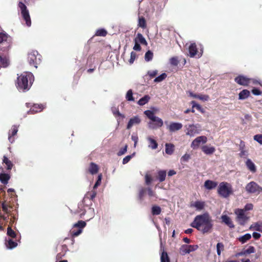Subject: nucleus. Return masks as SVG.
I'll use <instances>...</instances> for the list:
<instances>
[{"instance_id":"nucleus-9","label":"nucleus","mask_w":262,"mask_h":262,"mask_svg":"<svg viewBox=\"0 0 262 262\" xmlns=\"http://www.w3.org/2000/svg\"><path fill=\"white\" fill-rule=\"evenodd\" d=\"M185 127L186 129V134L191 137L199 134L201 131V125L199 124L186 125Z\"/></svg>"},{"instance_id":"nucleus-55","label":"nucleus","mask_w":262,"mask_h":262,"mask_svg":"<svg viewBox=\"0 0 262 262\" xmlns=\"http://www.w3.org/2000/svg\"><path fill=\"white\" fill-rule=\"evenodd\" d=\"M255 252V248L253 246H249V248L246 249L245 252L244 254H251Z\"/></svg>"},{"instance_id":"nucleus-5","label":"nucleus","mask_w":262,"mask_h":262,"mask_svg":"<svg viewBox=\"0 0 262 262\" xmlns=\"http://www.w3.org/2000/svg\"><path fill=\"white\" fill-rule=\"evenodd\" d=\"M41 56L37 51H32L28 53V61L30 66L37 68V64L41 62Z\"/></svg>"},{"instance_id":"nucleus-52","label":"nucleus","mask_w":262,"mask_h":262,"mask_svg":"<svg viewBox=\"0 0 262 262\" xmlns=\"http://www.w3.org/2000/svg\"><path fill=\"white\" fill-rule=\"evenodd\" d=\"M192 103L193 108H196L198 111H200L202 113L204 112V109L200 104L196 103L194 101H192Z\"/></svg>"},{"instance_id":"nucleus-26","label":"nucleus","mask_w":262,"mask_h":262,"mask_svg":"<svg viewBox=\"0 0 262 262\" xmlns=\"http://www.w3.org/2000/svg\"><path fill=\"white\" fill-rule=\"evenodd\" d=\"M174 150V146L171 143L165 144V152L167 155H171Z\"/></svg>"},{"instance_id":"nucleus-43","label":"nucleus","mask_w":262,"mask_h":262,"mask_svg":"<svg viewBox=\"0 0 262 262\" xmlns=\"http://www.w3.org/2000/svg\"><path fill=\"white\" fill-rule=\"evenodd\" d=\"M144 114L151 121L155 120V117H156L154 113L150 110H146L144 112Z\"/></svg>"},{"instance_id":"nucleus-61","label":"nucleus","mask_w":262,"mask_h":262,"mask_svg":"<svg viewBox=\"0 0 262 262\" xmlns=\"http://www.w3.org/2000/svg\"><path fill=\"white\" fill-rule=\"evenodd\" d=\"M127 145H125L123 148H121L120 149V150L118 152V155L121 156V155H124L127 151Z\"/></svg>"},{"instance_id":"nucleus-3","label":"nucleus","mask_w":262,"mask_h":262,"mask_svg":"<svg viewBox=\"0 0 262 262\" xmlns=\"http://www.w3.org/2000/svg\"><path fill=\"white\" fill-rule=\"evenodd\" d=\"M12 38L5 31L0 32V49L4 51H8L12 47Z\"/></svg>"},{"instance_id":"nucleus-63","label":"nucleus","mask_w":262,"mask_h":262,"mask_svg":"<svg viewBox=\"0 0 262 262\" xmlns=\"http://www.w3.org/2000/svg\"><path fill=\"white\" fill-rule=\"evenodd\" d=\"M158 74V71L157 70L152 71H148L147 74L150 76L151 78H154Z\"/></svg>"},{"instance_id":"nucleus-60","label":"nucleus","mask_w":262,"mask_h":262,"mask_svg":"<svg viewBox=\"0 0 262 262\" xmlns=\"http://www.w3.org/2000/svg\"><path fill=\"white\" fill-rule=\"evenodd\" d=\"M145 183L147 185H149L151 183V181H152V179L151 176L148 174H146L145 175Z\"/></svg>"},{"instance_id":"nucleus-37","label":"nucleus","mask_w":262,"mask_h":262,"mask_svg":"<svg viewBox=\"0 0 262 262\" xmlns=\"http://www.w3.org/2000/svg\"><path fill=\"white\" fill-rule=\"evenodd\" d=\"M148 140L149 142V147L152 149H155L158 147V143L157 141L151 138H148Z\"/></svg>"},{"instance_id":"nucleus-34","label":"nucleus","mask_w":262,"mask_h":262,"mask_svg":"<svg viewBox=\"0 0 262 262\" xmlns=\"http://www.w3.org/2000/svg\"><path fill=\"white\" fill-rule=\"evenodd\" d=\"M150 99V97L149 95H145L144 97L139 99V100L138 101V104L140 105H144L149 101Z\"/></svg>"},{"instance_id":"nucleus-38","label":"nucleus","mask_w":262,"mask_h":262,"mask_svg":"<svg viewBox=\"0 0 262 262\" xmlns=\"http://www.w3.org/2000/svg\"><path fill=\"white\" fill-rule=\"evenodd\" d=\"M6 245L8 248L13 249L17 246V243L10 239L6 242Z\"/></svg>"},{"instance_id":"nucleus-31","label":"nucleus","mask_w":262,"mask_h":262,"mask_svg":"<svg viewBox=\"0 0 262 262\" xmlns=\"http://www.w3.org/2000/svg\"><path fill=\"white\" fill-rule=\"evenodd\" d=\"M250 92L248 90H243L239 93V98L240 100H244L250 96Z\"/></svg>"},{"instance_id":"nucleus-20","label":"nucleus","mask_w":262,"mask_h":262,"mask_svg":"<svg viewBox=\"0 0 262 262\" xmlns=\"http://www.w3.org/2000/svg\"><path fill=\"white\" fill-rule=\"evenodd\" d=\"M190 206L191 207H195L196 210H201L204 209L205 203L204 202L198 201L194 203H191Z\"/></svg>"},{"instance_id":"nucleus-64","label":"nucleus","mask_w":262,"mask_h":262,"mask_svg":"<svg viewBox=\"0 0 262 262\" xmlns=\"http://www.w3.org/2000/svg\"><path fill=\"white\" fill-rule=\"evenodd\" d=\"M190 155L186 154L182 157V158H181V162H187L188 160L190 159Z\"/></svg>"},{"instance_id":"nucleus-25","label":"nucleus","mask_w":262,"mask_h":262,"mask_svg":"<svg viewBox=\"0 0 262 262\" xmlns=\"http://www.w3.org/2000/svg\"><path fill=\"white\" fill-rule=\"evenodd\" d=\"M202 150L206 155L212 154L215 151V149L214 147H208L207 145L203 146L202 147Z\"/></svg>"},{"instance_id":"nucleus-10","label":"nucleus","mask_w":262,"mask_h":262,"mask_svg":"<svg viewBox=\"0 0 262 262\" xmlns=\"http://www.w3.org/2000/svg\"><path fill=\"white\" fill-rule=\"evenodd\" d=\"M207 141V138L206 136H201L196 138L191 143V147L193 149L199 148L201 143H206Z\"/></svg>"},{"instance_id":"nucleus-13","label":"nucleus","mask_w":262,"mask_h":262,"mask_svg":"<svg viewBox=\"0 0 262 262\" xmlns=\"http://www.w3.org/2000/svg\"><path fill=\"white\" fill-rule=\"evenodd\" d=\"M0 62L1 67L6 68L10 65L9 57L8 55H1L0 54Z\"/></svg>"},{"instance_id":"nucleus-41","label":"nucleus","mask_w":262,"mask_h":262,"mask_svg":"<svg viewBox=\"0 0 262 262\" xmlns=\"http://www.w3.org/2000/svg\"><path fill=\"white\" fill-rule=\"evenodd\" d=\"M75 228L73 227L70 231L71 234L73 237L78 236L81 233L82 231L81 229H78L77 230H76Z\"/></svg>"},{"instance_id":"nucleus-19","label":"nucleus","mask_w":262,"mask_h":262,"mask_svg":"<svg viewBox=\"0 0 262 262\" xmlns=\"http://www.w3.org/2000/svg\"><path fill=\"white\" fill-rule=\"evenodd\" d=\"M17 132L18 127L16 125H13L9 133L8 139L11 143L14 142V139L13 137L16 135Z\"/></svg>"},{"instance_id":"nucleus-8","label":"nucleus","mask_w":262,"mask_h":262,"mask_svg":"<svg viewBox=\"0 0 262 262\" xmlns=\"http://www.w3.org/2000/svg\"><path fill=\"white\" fill-rule=\"evenodd\" d=\"M235 213L237 215V221L241 226H244L249 219V217L245 214L244 209H237L235 211Z\"/></svg>"},{"instance_id":"nucleus-35","label":"nucleus","mask_w":262,"mask_h":262,"mask_svg":"<svg viewBox=\"0 0 262 262\" xmlns=\"http://www.w3.org/2000/svg\"><path fill=\"white\" fill-rule=\"evenodd\" d=\"M251 238V235L250 233H246L245 235L239 237L238 239L242 244L246 243Z\"/></svg>"},{"instance_id":"nucleus-47","label":"nucleus","mask_w":262,"mask_h":262,"mask_svg":"<svg viewBox=\"0 0 262 262\" xmlns=\"http://www.w3.org/2000/svg\"><path fill=\"white\" fill-rule=\"evenodd\" d=\"M224 250V245L222 243H218L216 245L217 254L221 255V251Z\"/></svg>"},{"instance_id":"nucleus-7","label":"nucleus","mask_w":262,"mask_h":262,"mask_svg":"<svg viewBox=\"0 0 262 262\" xmlns=\"http://www.w3.org/2000/svg\"><path fill=\"white\" fill-rule=\"evenodd\" d=\"M245 189L248 193L259 194L262 191V187L254 181L248 183Z\"/></svg>"},{"instance_id":"nucleus-48","label":"nucleus","mask_w":262,"mask_h":262,"mask_svg":"<svg viewBox=\"0 0 262 262\" xmlns=\"http://www.w3.org/2000/svg\"><path fill=\"white\" fill-rule=\"evenodd\" d=\"M167 77V75L165 73H162L160 76L157 77L155 80L154 81L155 82H160L162 81L163 80H164Z\"/></svg>"},{"instance_id":"nucleus-54","label":"nucleus","mask_w":262,"mask_h":262,"mask_svg":"<svg viewBox=\"0 0 262 262\" xmlns=\"http://www.w3.org/2000/svg\"><path fill=\"white\" fill-rule=\"evenodd\" d=\"M254 140L256 141L258 143L262 144V134H257L254 136Z\"/></svg>"},{"instance_id":"nucleus-23","label":"nucleus","mask_w":262,"mask_h":262,"mask_svg":"<svg viewBox=\"0 0 262 262\" xmlns=\"http://www.w3.org/2000/svg\"><path fill=\"white\" fill-rule=\"evenodd\" d=\"M246 165L248 169L252 173L256 171V168L254 163L250 160L248 159L246 162Z\"/></svg>"},{"instance_id":"nucleus-59","label":"nucleus","mask_w":262,"mask_h":262,"mask_svg":"<svg viewBox=\"0 0 262 262\" xmlns=\"http://www.w3.org/2000/svg\"><path fill=\"white\" fill-rule=\"evenodd\" d=\"M134 155V154H133L132 155L127 156L125 158H124L122 161L123 164H125L127 163L130 160V159H132Z\"/></svg>"},{"instance_id":"nucleus-56","label":"nucleus","mask_w":262,"mask_h":262,"mask_svg":"<svg viewBox=\"0 0 262 262\" xmlns=\"http://www.w3.org/2000/svg\"><path fill=\"white\" fill-rule=\"evenodd\" d=\"M136 57H137L136 53L133 51L132 52L130 53V58L129 60V63L130 64L133 63L135 59L136 58Z\"/></svg>"},{"instance_id":"nucleus-58","label":"nucleus","mask_w":262,"mask_h":262,"mask_svg":"<svg viewBox=\"0 0 262 262\" xmlns=\"http://www.w3.org/2000/svg\"><path fill=\"white\" fill-rule=\"evenodd\" d=\"M146 190V189L144 188H142L139 190V198L140 200H143V196H144V193H145Z\"/></svg>"},{"instance_id":"nucleus-45","label":"nucleus","mask_w":262,"mask_h":262,"mask_svg":"<svg viewBox=\"0 0 262 262\" xmlns=\"http://www.w3.org/2000/svg\"><path fill=\"white\" fill-rule=\"evenodd\" d=\"M3 211L5 212V213L7 214H10L11 215V211L8 209V208H12V207L8 206L7 204L5 203V202H3L2 204Z\"/></svg>"},{"instance_id":"nucleus-12","label":"nucleus","mask_w":262,"mask_h":262,"mask_svg":"<svg viewBox=\"0 0 262 262\" xmlns=\"http://www.w3.org/2000/svg\"><path fill=\"white\" fill-rule=\"evenodd\" d=\"M182 124L179 122H171L168 126L170 132H174L181 129L182 128Z\"/></svg>"},{"instance_id":"nucleus-51","label":"nucleus","mask_w":262,"mask_h":262,"mask_svg":"<svg viewBox=\"0 0 262 262\" xmlns=\"http://www.w3.org/2000/svg\"><path fill=\"white\" fill-rule=\"evenodd\" d=\"M102 180V174L100 173L98 176V179L97 181L96 182L93 188L94 189H96L101 184Z\"/></svg>"},{"instance_id":"nucleus-39","label":"nucleus","mask_w":262,"mask_h":262,"mask_svg":"<svg viewBox=\"0 0 262 262\" xmlns=\"http://www.w3.org/2000/svg\"><path fill=\"white\" fill-rule=\"evenodd\" d=\"M161 262H170L169 257L165 251H163L161 255Z\"/></svg>"},{"instance_id":"nucleus-14","label":"nucleus","mask_w":262,"mask_h":262,"mask_svg":"<svg viewBox=\"0 0 262 262\" xmlns=\"http://www.w3.org/2000/svg\"><path fill=\"white\" fill-rule=\"evenodd\" d=\"M152 121L155 122V123L151 122L149 123V126L151 128L160 127L162 126L163 125V120L158 117H156L155 120H153Z\"/></svg>"},{"instance_id":"nucleus-29","label":"nucleus","mask_w":262,"mask_h":262,"mask_svg":"<svg viewBox=\"0 0 262 262\" xmlns=\"http://www.w3.org/2000/svg\"><path fill=\"white\" fill-rule=\"evenodd\" d=\"M97 194V192L95 189H93L92 190L88 192L84 196L85 199H89L90 200H93Z\"/></svg>"},{"instance_id":"nucleus-1","label":"nucleus","mask_w":262,"mask_h":262,"mask_svg":"<svg viewBox=\"0 0 262 262\" xmlns=\"http://www.w3.org/2000/svg\"><path fill=\"white\" fill-rule=\"evenodd\" d=\"M213 221L208 213L196 215L191 224V226L202 233H210L213 228Z\"/></svg>"},{"instance_id":"nucleus-46","label":"nucleus","mask_w":262,"mask_h":262,"mask_svg":"<svg viewBox=\"0 0 262 262\" xmlns=\"http://www.w3.org/2000/svg\"><path fill=\"white\" fill-rule=\"evenodd\" d=\"M107 31L104 29H100L97 30L95 35L97 36H105Z\"/></svg>"},{"instance_id":"nucleus-50","label":"nucleus","mask_w":262,"mask_h":262,"mask_svg":"<svg viewBox=\"0 0 262 262\" xmlns=\"http://www.w3.org/2000/svg\"><path fill=\"white\" fill-rule=\"evenodd\" d=\"M126 99L128 101H134V98L133 96V92L132 90H129L127 91L126 95Z\"/></svg>"},{"instance_id":"nucleus-18","label":"nucleus","mask_w":262,"mask_h":262,"mask_svg":"<svg viewBox=\"0 0 262 262\" xmlns=\"http://www.w3.org/2000/svg\"><path fill=\"white\" fill-rule=\"evenodd\" d=\"M43 108L42 104H34L28 112L29 114H33L41 112Z\"/></svg>"},{"instance_id":"nucleus-16","label":"nucleus","mask_w":262,"mask_h":262,"mask_svg":"<svg viewBox=\"0 0 262 262\" xmlns=\"http://www.w3.org/2000/svg\"><path fill=\"white\" fill-rule=\"evenodd\" d=\"M141 122V119L138 116H135L130 119L127 125V129H130L134 125L139 124Z\"/></svg>"},{"instance_id":"nucleus-30","label":"nucleus","mask_w":262,"mask_h":262,"mask_svg":"<svg viewBox=\"0 0 262 262\" xmlns=\"http://www.w3.org/2000/svg\"><path fill=\"white\" fill-rule=\"evenodd\" d=\"M138 26L142 29H145L147 27L146 21L145 18L141 16H139Z\"/></svg>"},{"instance_id":"nucleus-22","label":"nucleus","mask_w":262,"mask_h":262,"mask_svg":"<svg viewBox=\"0 0 262 262\" xmlns=\"http://www.w3.org/2000/svg\"><path fill=\"white\" fill-rule=\"evenodd\" d=\"M134 42H137L139 43H141L143 45H147V42L145 39V38L143 37L142 34L141 33H138L136 37L134 39Z\"/></svg>"},{"instance_id":"nucleus-40","label":"nucleus","mask_w":262,"mask_h":262,"mask_svg":"<svg viewBox=\"0 0 262 262\" xmlns=\"http://www.w3.org/2000/svg\"><path fill=\"white\" fill-rule=\"evenodd\" d=\"M86 223L82 220L79 221L77 223L73 225L74 228H78V229H82L85 227Z\"/></svg>"},{"instance_id":"nucleus-4","label":"nucleus","mask_w":262,"mask_h":262,"mask_svg":"<svg viewBox=\"0 0 262 262\" xmlns=\"http://www.w3.org/2000/svg\"><path fill=\"white\" fill-rule=\"evenodd\" d=\"M217 192L220 196L225 198H228L233 193L231 185L226 182H221L219 184Z\"/></svg>"},{"instance_id":"nucleus-53","label":"nucleus","mask_w":262,"mask_h":262,"mask_svg":"<svg viewBox=\"0 0 262 262\" xmlns=\"http://www.w3.org/2000/svg\"><path fill=\"white\" fill-rule=\"evenodd\" d=\"M170 63L172 66H177L179 63V61L177 57H173L170 58Z\"/></svg>"},{"instance_id":"nucleus-36","label":"nucleus","mask_w":262,"mask_h":262,"mask_svg":"<svg viewBox=\"0 0 262 262\" xmlns=\"http://www.w3.org/2000/svg\"><path fill=\"white\" fill-rule=\"evenodd\" d=\"M162 210L160 206L154 205L151 207V213L153 215H159Z\"/></svg>"},{"instance_id":"nucleus-32","label":"nucleus","mask_w":262,"mask_h":262,"mask_svg":"<svg viewBox=\"0 0 262 262\" xmlns=\"http://www.w3.org/2000/svg\"><path fill=\"white\" fill-rule=\"evenodd\" d=\"M254 229L257 231L262 232V222H257L251 225L250 229Z\"/></svg>"},{"instance_id":"nucleus-57","label":"nucleus","mask_w":262,"mask_h":262,"mask_svg":"<svg viewBox=\"0 0 262 262\" xmlns=\"http://www.w3.org/2000/svg\"><path fill=\"white\" fill-rule=\"evenodd\" d=\"M198 246L197 245H188V253L191 252L195 251L198 248Z\"/></svg>"},{"instance_id":"nucleus-49","label":"nucleus","mask_w":262,"mask_h":262,"mask_svg":"<svg viewBox=\"0 0 262 262\" xmlns=\"http://www.w3.org/2000/svg\"><path fill=\"white\" fill-rule=\"evenodd\" d=\"M7 235L12 238H15L16 233L12 229L11 227L9 226L7 228Z\"/></svg>"},{"instance_id":"nucleus-42","label":"nucleus","mask_w":262,"mask_h":262,"mask_svg":"<svg viewBox=\"0 0 262 262\" xmlns=\"http://www.w3.org/2000/svg\"><path fill=\"white\" fill-rule=\"evenodd\" d=\"M153 57H154L153 53L151 51L148 50V51H147L146 52V53L145 54V56H144L145 60L147 62L151 61Z\"/></svg>"},{"instance_id":"nucleus-44","label":"nucleus","mask_w":262,"mask_h":262,"mask_svg":"<svg viewBox=\"0 0 262 262\" xmlns=\"http://www.w3.org/2000/svg\"><path fill=\"white\" fill-rule=\"evenodd\" d=\"M188 245H183L181 246L180 248V253L181 255H184L188 253Z\"/></svg>"},{"instance_id":"nucleus-15","label":"nucleus","mask_w":262,"mask_h":262,"mask_svg":"<svg viewBox=\"0 0 262 262\" xmlns=\"http://www.w3.org/2000/svg\"><path fill=\"white\" fill-rule=\"evenodd\" d=\"M221 219L223 223H225L230 228H234L235 227L233 222L229 216L227 215H223L221 216Z\"/></svg>"},{"instance_id":"nucleus-17","label":"nucleus","mask_w":262,"mask_h":262,"mask_svg":"<svg viewBox=\"0 0 262 262\" xmlns=\"http://www.w3.org/2000/svg\"><path fill=\"white\" fill-rule=\"evenodd\" d=\"M189 56L194 57L198 52L196 45L195 43H191L188 48Z\"/></svg>"},{"instance_id":"nucleus-11","label":"nucleus","mask_w":262,"mask_h":262,"mask_svg":"<svg viewBox=\"0 0 262 262\" xmlns=\"http://www.w3.org/2000/svg\"><path fill=\"white\" fill-rule=\"evenodd\" d=\"M234 81L241 85L247 86L250 82V79L243 75H238L234 78Z\"/></svg>"},{"instance_id":"nucleus-27","label":"nucleus","mask_w":262,"mask_h":262,"mask_svg":"<svg viewBox=\"0 0 262 262\" xmlns=\"http://www.w3.org/2000/svg\"><path fill=\"white\" fill-rule=\"evenodd\" d=\"M3 163L6 165V169L8 170H11L13 166V164L6 156L3 157Z\"/></svg>"},{"instance_id":"nucleus-28","label":"nucleus","mask_w":262,"mask_h":262,"mask_svg":"<svg viewBox=\"0 0 262 262\" xmlns=\"http://www.w3.org/2000/svg\"><path fill=\"white\" fill-rule=\"evenodd\" d=\"M10 179V176L8 173H0V181L4 184H7Z\"/></svg>"},{"instance_id":"nucleus-6","label":"nucleus","mask_w":262,"mask_h":262,"mask_svg":"<svg viewBox=\"0 0 262 262\" xmlns=\"http://www.w3.org/2000/svg\"><path fill=\"white\" fill-rule=\"evenodd\" d=\"M18 7L21 10V14L24 20L26 21V24L28 27H30L31 25V20L29 15V11L27 8L26 6L21 2L18 3Z\"/></svg>"},{"instance_id":"nucleus-62","label":"nucleus","mask_w":262,"mask_h":262,"mask_svg":"<svg viewBox=\"0 0 262 262\" xmlns=\"http://www.w3.org/2000/svg\"><path fill=\"white\" fill-rule=\"evenodd\" d=\"M198 98L203 101H207L209 97L206 95H198Z\"/></svg>"},{"instance_id":"nucleus-21","label":"nucleus","mask_w":262,"mask_h":262,"mask_svg":"<svg viewBox=\"0 0 262 262\" xmlns=\"http://www.w3.org/2000/svg\"><path fill=\"white\" fill-rule=\"evenodd\" d=\"M98 166L95 163L91 162L88 170V172L92 174H95L98 172Z\"/></svg>"},{"instance_id":"nucleus-2","label":"nucleus","mask_w":262,"mask_h":262,"mask_svg":"<svg viewBox=\"0 0 262 262\" xmlns=\"http://www.w3.org/2000/svg\"><path fill=\"white\" fill-rule=\"evenodd\" d=\"M34 76L31 72H24L17 78L16 87L19 91L26 92L31 87Z\"/></svg>"},{"instance_id":"nucleus-24","label":"nucleus","mask_w":262,"mask_h":262,"mask_svg":"<svg viewBox=\"0 0 262 262\" xmlns=\"http://www.w3.org/2000/svg\"><path fill=\"white\" fill-rule=\"evenodd\" d=\"M217 185V184L216 182L211 180H206L204 183L205 187L209 190L215 188Z\"/></svg>"},{"instance_id":"nucleus-33","label":"nucleus","mask_w":262,"mask_h":262,"mask_svg":"<svg viewBox=\"0 0 262 262\" xmlns=\"http://www.w3.org/2000/svg\"><path fill=\"white\" fill-rule=\"evenodd\" d=\"M166 176V171L165 170H161L158 172L157 179L160 182H162L165 180Z\"/></svg>"}]
</instances>
